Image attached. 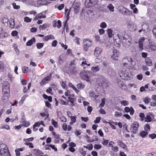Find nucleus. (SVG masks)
I'll return each mask as SVG.
<instances>
[{"instance_id":"9","label":"nucleus","mask_w":156,"mask_h":156,"mask_svg":"<svg viewBox=\"0 0 156 156\" xmlns=\"http://www.w3.org/2000/svg\"><path fill=\"white\" fill-rule=\"evenodd\" d=\"M102 48L100 47H97L95 48L94 51V55L98 57L102 52Z\"/></svg>"},{"instance_id":"49","label":"nucleus","mask_w":156,"mask_h":156,"mask_svg":"<svg viewBox=\"0 0 156 156\" xmlns=\"http://www.w3.org/2000/svg\"><path fill=\"white\" fill-rule=\"evenodd\" d=\"M114 115L115 116L117 117H120L122 115L121 113L116 111L115 112Z\"/></svg>"},{"instance_id":"37","label":"nucleus","mask_w":156,"mask_h":156,"mask_svg":"<svg viewBox=\"0 0 156 156\" xmlns=\"http://www.w3.org/2000/svg\"><path fill=\"white\" fill-rule=\"evenodd\" d=\"M74 95H71V96L69 97L68 98L69 101L71 103L73 104L74 102Z\"/></svg>"},{"instance_id":"54","label":"nucleus","mask_w":156,"mask_h":156,"mask_svg":"<svg viewBox=\"0 0 156 156\" xmlns=\"http://www.w3.org/2000/svg\"><path fill=\"white\" fill-rule=\"evenodd\" d=\"M149 136L152 139L155 138L156 137V135L154 133L150 134L149 135Z\"/></svg>"},{"instance_id":"35","label":"nucleus","mask_w":156,"mask_h":156,"mask_svg":"<svg viewBox=\"0 0 156 156\" xmlns=\"http://www.w3.org/2000/svg\"><path fill=\"white\" fill-rule=\"evenodd\" d=\"M128 61L131 63V66L133 67H134V66L135 64V63L133 61V59L131 58H129L128 60Z\"/></svg>"},{"instance_id":"20","label":"nucleus","mask_w":156,"mask_h":156,"mask_svg":"<svg viewBox=\"0 0 156 156\" xmlns=\"http://www.w3.org/2000/svg\"><path fill=\"white\" fill-rule=\"evenodd\" d=\"M34 42H35V39L34 37H33L31 39L29 40L26 43V45L30 46Z\"/></svg>"},{"instance_id":"43","label":"nucleus","mask_w":156,"mask_h":156,"mask_svg":"<svg viewBox=\"0 0 156 156\" xmlns=\"http://www.w3.org/2000/svg\"><path fill=\"white\" fill-rule=\"evenodd\" d=\"M120 103L122 105L124 106L128 105L129 104L128 102L126 101L125 100H123L120 102Z\"/></svg>"},{"instance_id":"14","label":"nucleus","mask_w":156,"mask_h":156,"mask_svg":"<svg viewBox=\"0 0 156 156\" xmlns=\"http://www.w3.org/2000/svg\"><path fill=\"white\" fill-rule=\"evenodd\" d=\"M52 26L54 27H57L59 29L62 26L61 21L60 20H58L57 22L56 21H54L53 22Z\"/></svg>"},{"instance_id":"60","label":"nucleus","mask_w":156,"mask_h":156,"mask_svg":"<svg viewBox=\"0 0 156 156\" xmlns=\"http://www.w3.org/2000/svg\"><path fill=\"white\" fill-rule=\"evenodd\" d=\"M100 117H97L96 119L94 121V122L95 123H98L100 121Z\"/></svg>"},{"instance_id":"23","label":"nucleus","mask_w":156,"mask_h":156,"mask_svg":"<svg viewBox=\"0 0 156 156\" xmlns=\"http://www.w3.org/2000/svg\"><path fill=\"white\" fill-rule=\"evenodd\" d=\"M9 19L7 18L4 17L2 20V22L5 25V26H7L8 25Z\"/></svg>"},{"instance_id":"42","label":"nucleus","mask_w":156,"mask_h":156,"mask_svg":"<svg viewBox=\"0 0 156 156\" xmlns=\"http://www.w3.org/2000/svg\"><path fill=\"white\" fill-rule=\"evenodd\" d=\"M92 138H93V139H89L88 140L90 142H92L94 141H97L98 140V138L96 136H93Z\"/></svg>"},{"instance_id":"6","label":"nucleus","mask_w":156,"mask_h":156,"mask_svg":"<svg viewBox=\"0 0 156 156\" xmlns=\"http://www.w3.org/2000/svg\"><path fill=\"white\" fill-rule=\"evenodd\" d=\"M97 81L100 86H101L104 87H107V81L105 77L102 76L99 77Z\"/></svg>"},{"instance_id":"13","label":"nucleus","mask_w":156,"mask_h":156,"mask_svg":"<svg viewBox=\"0 0 156 156\" xmlns=\"http://www.w3.org/2000/svg\"><path fill=\"white\" fill-rule=\"evenodd\" d=\"M119 55V52L116 49L114 50L113 51V54L111 56V58L115 60H117Z\"/></svg>"},{"instance_id":"2","label":"nucleus","mask_w":156,"mask_h":156,"mask_svg":"<svg viewBox=\"0 0 156 156\" xmlns=\"http://www.w3.org/2000/svg\"><path fill=\"white\" fill-rule=\"evenodd\" d=\"M122 40L123 45L126 48H128L131 45L132 37L130 36L125 35L124 36H122Z\"/></svg>"},{"instance_id":"36","label":"nucleus","mask_w":156,"mask_h":156,"mask_svg":"<svg viewBox=\"0 0 156 156\" xmlns=\"http://www.w3.org/2000/svg\"><path fill=\"white\" fill-rule=\"evenodd\" d=\"M51 123L54 127L57 128L58 126L57 122L55 121L53 119L51 120Z\"/></svg>"},{"instance_id":"15","label":"nucleus","mask_w":156,"mask_h":156,"mask_svg":"<svg viewBox=\"0 0 156 156\" xmlns=\"http://www.w3.org/2000/svg\"><path fill=\"white\" fill-rule=\"evenodd\" d=\"M80 5L79 3H76L73 6L74 11L75 14H77L78 13L79 10Z\"/></svg>"},{"instance_id":"32","label":"nucleus","mask_w":156,"mask_h":156,"mask_svg":"<svg viewBox=\"0 0 156 156\" xmlns=\"http://www.w3.org/2000/svg\"><path fill=\"white\" fill-rule=\"evenodd\" d=\"M77 88L80 89H83L85 87V86L82 83H79L76 85Z\"/></svg>"},{"instance_id":"27","label":"nucleus","mask_w":156,"mask_h":156,"mask_svg":"<svg viewBox=\"0 0 156 156\" xmlns=\"http://www.w3.org/2000/svg\"><path fill=\"white\" fill-rule=\"evenodd\" d=\"M14 25L15 23L14 20L12 18L10 19L9 21V26L10 27L12 28H13L14 27Z\"/></svg>"},{"instance_id":"26","label":"nucleus","mask_w":156,"mask_h":156,"mask_svg":"<svg viewBox=\"0 0 156 156\" xmlns=\"http://www.w3.org/2000/svg\"><path fill=\"white\" fill-rule=\"evenodd\" d=\"M38 18H39V19L44 18L46 17L45 12H43L41 13L38 14Z\"/></svg>"},{"instance_id":"4","label":"nucleus","mask_w":156,"mask_h":156,"mask_svg":"<svg viewBox=\"0 0 156 156\" xmlns=\"http://www.w3.org/2000/svg\"><path fill=\"white\" fill-rule=\"evenodd\" d=\"M92 41L89 38H85L83 40V46L84 50L87 51L89 47L92 45Z\"/></svg>"},{"instance_id":"50","label":"nucleus","mask_w":156,"mask_h":156,"mask_svg":"<svg viewBox=\"0 0 156 156\" xmlns=\"http://www.w3.org/2000/svg\"><path fill=\"white\" fill-rule=\"evenodd\" d=\"M144 129L145 131H147L150 129V127L149 125L148 124H146L144 126Z\"/></svg>"},{"instance_id":"46","label":"nucleus","mask_w":156,"mask_h":156,"mask_svg":"<svg viewBox=\"0 0 156 156\" xmlns=\"http://www.w3.org/2000/svg\"><path fill=\"white\" fill-rule=\"evenodd\" d=\"M100 27L102 28H105L107 27V25L105 22H103L101 23Z\"/></svg>"},{"instance_id":"48","label":"nucleus","mask_w":156,"mask_h":156,"mask_svg":"<svg viewBox=\"0 0 156 156\" xmlns=\"http://www.w3.org/2000/svg\"><path fill=\"white\" fill-rule=\"evenodd\" d=\"M28 67H23L22 68L23 72L24 73L28 72Z\"/></svg>"},{"instance_id":"44","label":"nucleus","mask_w":156,"mask_h":156,"mask_svg":"<svg viewBox=\"0 0 156 156\" xmlns=\"http://www.w3.org/2000/svg\"><path fill=\"white\" fill-rule=\"evenodd\" d=\"M12 5L13 8L15 9H18L20 8V6L19 5H16V3L14 2L12 3Z\"/></svg>"},{"instance_id":"40","label":"nucleus","mask_w":156,"mask_h":156,"mask_svg":"<svg viewBox=\"0 0 156 156\" xmlns=\"http://www.w3.org/2000/svg\"><path fill=\"white\" fill-rule=\"evenodd\" d=\"M44 46V44L42 43H38L36 44V46L38 49L42 48Z\"/></svg>"},{"instance_id":"45","label":"nucleus","mask_w":156,"mask_h":156,"mask_svg":"<svg viewBox=\"0 0 156 156\" xmlns=\"http://www.w3.org/2000/svg\"><path fill=\"white\" fill-rule=\"evenodd\" d=\"M4 68V65L2 62L0 61V72L2 71Z\"/></svg>"},{"instance_id":"58","label":"nucleus","mask_w":156,"mask_h":156,"mask_svg":"<svg viewBox=\"0 0 156 156\" xmlns=\"http://www.w3.org/2000/svg\"><path fill=\"white\" fill-rule=\"evenodd\" d=\"M57 43V41L56 40H54L52 43L51 46L53 47H55L56 46Z\"/></svg>"},{"instance_id":"31","label":"nucleus","mask_w":156,"mask_h":156,"mask_svg":"<svg viewBox=\"0 0 156 156\" xmlns=\"http://www.w3.org/2000/svg\"><path fill=\"white\" fill-rule=\"evenodd\" d=\"M113 31L111 29H109L107 30V32L108 33V35L109 37L111 38L112 37Z\"/></svg>"},{"instance_id":"25","label":"nucleus","mask_w":156,"mask_h":156,"mask_svg":"<svg viewBox=\"0 0 156 156\" xmlns=\"http://www.w3.org/2000/svg\"><path fill=\"white\" fill-rule=\"evenodd\" d=\"M100 68L98 66L92 67L91 68V70L93 72H96L99 70Z\"/></svg>"},{"instance_id":"41","label":"nucleus","mask_w":156,"mask_h":156,"mask_svg":"<svg viewBox=\"0 0 156 156\" xmlns=\"http://www.w3.org/2000/svg\"><path fill=\"white\" fill-rule=\"evenodd\" d=\"M27 97V96L26 95H24L23 96V97L21 98L20 101V102H19L20 103H21V104H22L23 103V101H25L26 98Z\"/></svg>"},{"instance_id":"17","label":"nucleus","mask_w":156,"mask_h":156,"mask_svg":"<svg viewBox=\"0 0 156 156\" xmlns=\"http://www.w3.org/2000/svg\"><path fill=\"white\" fill-rule=\"evenodd\" d=\"M55 37L52 34H50L45 36L43 38V41H47L49 39H54Z\"/></svg>"},{"instance_id":"52","label":"nucleus","mask_w":156,"mask_h":156,"mask_svg":"<svg viewBox=\"0 0 156 156\" xmlns=\"http://www.w3.org/2000/svg\"><path fill=\"white\" fill-rule=\"evenodd\" d=\"M150 99L148 97H146L144 99V101L146 104H148L150 101Z\"/></svg>"},{"instance_id":"28","label":"nucleus","mask_w":156,"mask_h":156,"mask_svg":"<svg viewBox=\"0 0 156 156\" xmlns=\"http://www.w3.org/2000/svg\"><path fill=\"white\" fill-rule=\"evenodd\" d=\"M71 122L69 123L70 125H72L73 123H75L76 121V116L75 115L74 116H71Z\"/></svg>"},{"instance_id":"21","label":"nucleus","mask_w":156,"mask_h":156,"mask_svg":"<svg viewBox=\"0 0 156 156\" xmlns=\"http://www.w3.org/2000/svg\"><path fill=\"white\" fill-rule=\"evenodd\" d=\"M114 43L116 45L117 47H119L120 46V40L119 37H118V38L117 39H114Z\"/></svg>"},{"instance_id":"22","label":"nucleus","mask_w":156,"mask_h":156,"mask_svg":"<svg viewBox=\"0 0 156 156\" xmlns=\"http://www.w3.org/2000/svg\"><path fill=\"white\" fill-rule=\"evenodd\" d=\"M24 150L23 148H18L15 150L16 155L17 156H20V152Z\"/></svg>"},{"instance_id":"12","label":"nucleus","mask_w":156,"mask_h":156,"mask_svg":"<svg viewBox=\"0 0 156 156\" xmlns=\"http://www.w3.org/2000/svg\"><path fill=\"white\" fill-rule=\"evenodd\" d=\"M65 55L63 54H61L59 56L58 61L59 64L62 65L64 63V62L65 60Z\"/></svg>"},{"instance_id":"19","label":"nucleus","mask_w":156,"mask_h":156,"mask_svg":"<svg viewBox=\"0 0 156 156\" xmlns=\"http://www.w3.org/2000/svg\"><path fill=\"white\" fill-rule=\"evenodd\" d=\"M145 62L147 66H151L152 65L151 60L148 57L145 60Z\"/></svg>"},{"instance_id":"34","label":"nucleus","mask_w":156,"mask_h":156,"mask_svg":"<svg viewBox=\"0 0 156 156\" xmlns=\"http://www.w3.org/2000/svg\"><path fill=\"white\" fill-rule=\"evenodd\" d=\"M105 104V98H102L101 99V104L99 105L100 108H102L103 107Z\"/></svg>"},{"instance_id":"29","label":"nucleus","mask_w":156,"mask_h":156,"mask_svg":"<svg viewBox=\"0 0 156 156\" xmlns=\"http://www.w3.org/2000/svg\"><path fill=\"white\" fill-rule=\"evenodd\" d=\"M48 24L45 23L42 25H40L39 27V28L41 30H45L46 28L48 26Z\"/></svg>"},{"instance_id":"47","label":"nucleus","mask_w":156,"mask_h":156,"mask_svg":"<svg viewBox=\"0 0 156 156\" xmlns=\"http://www.w3.org/2000/svg\"><path fill=\"white\" fill-rule=\"evenodd\" d=\"M145 40V38L144 37H141L139 40L138 43L143 44V42Z\"/></svg>"},{"instance_id":"55","label":"nucleus","mask_w":156,"mask_h":156,"mask_svg":"<svg viewBox=\"0 0 156 156\" xmlns=\"http://www.w3.org/2000/svg\"><path fill=\"white\" fill-rule=\"evenodd\" d=\"M60 119L61 121L63 122H65L66 121V118L64 116H61L60 117Z\"/></svg>"},{"instance_id":"61","label":"nucleus","mask_w":156,"mask_h":156,"mask_svg":"<svg viewBox=\"0 0 156 156\" xmlns=\"http://www.w3.org/2000/svg\"><path fill=\"white\" fill-rule=\"evenodd\" d=\"M82 60L83 61L81 63L82 66H85V65H87V64L86 63L85 59L84 58H83Z\"/></svg>"},{"instance_id":"56","label":"nucleus","mask_w":156,"mask_h":156,"mask_svg":"<svg viewBox=\"0 0 156 156\" xmlns=\"http://www.w3.org/2000/svg\"><path fill=\"white\" fill-rule=\"evenodd\" d=\"M139 116L141 119V120L142 121H143L145 119L144 115V113H141L139 114Z\"/></svg>"},{"instance_id":"10","label":"nucleus","mask_w":156,"mask_h":156,"mask_svg":"<svg viewBox=\"0 0 156 156\" xmlns=\"http://www.w3.org/2000/svg\"><path fill=\"white\" fill-rule=\"evenodd\" d=\"M98 1V0H87L86 1L85 4L88 3L89 5L87 7L89 8L97 4Z\"/></svg>"},{"instance_id":"18","label":"nucleus","mask_w":156,"mask_h":156,"mask_svg":"<svg viewBox=\"0 0 156 156\" xmlns=\"http://www.w3.org/2000/svg\"><path fill=\"white\" fill-rule=\"evenodd\" d=\"M84 148H80L79 149L80 152L81 154L83 156H84L86 154V151L87 150L88 147H84Z\"/></svg>"},{"instance_id":"1","label":"nucleus","mask_w":156,"mask_h":156,"mask_svg":"<svg viewBox=\"0 0 156 156\" xmlns=\"http://www.w3.org/2000/svg\"><path fill=\"white\" fill-rule=\"evenodd\" d=\"M10 91L9 84L7 81L3 82V84L2 92L3 96L2 99L3 100L7 99L9 97V92Z\"/></svg>"},{"instance_id":"3","label":"nucleus","mask_w":156,"mask_h":156,"mask_svg":"<svg viewBox=\"0 0 156 156\" xmlns=\"http://www.w3.org/2000/svg\"><path fill=\"white\" fill-rule=\"evenodd\" d=\"M91 72L87 71H83L80 73L81 78L82 79L86 80L87 81H89V78L90 76L92 75Z\"/></svg>"},{"instance_id":"33","label":"nucleus","mask_w":156,"mask_h":156,"mask_svg":"<svg viewBox=\"0 0 156 156\" xmlns=\"http://www.w3.org/2000/svg\"><path fill=\"white\" fill-rule=\"evenodd\" d=\"M107 7L110 11L112 12H113L114 11V7L112 4H109Z\"/></svg>"},{"instance_id":"16","label":"nucleus","mask_w":156,"mask_h":156,"mask_svg":"<svg viewBox=\"0 0 156 156\" xmlns=\"http://www.w3.org/2000/svg\"><path fill=\"white\" fill-rule=\"evenodd\" d=\"M52 74V73H50L49 76H47L46 77L43 79L41 81V83L43 84H45L47 83V81H49L50 80Z\"/></svg>"},{"instance_id":"57","label":"nucleus","mask_w":156,"mask_h":156,"mask_svg":"<svg viewBox=\"0 0 156 156\" xmlns=\"http://www.w3.org/2000/svg\"><path fill=\"white\" fill-rule=\"evenodd\" d=\"M62 129L64 131H66L67 129V126L66 123H63L62 126Z\"/></svg>"},{"instance_id":"53","label":"nucleus","mask_w":156,"mask_h":156,"mask_svg":"<svg viewBox=\"0 0 156 156\" xmlns=\"http://www.w3.org/2000/svg\"><path fill=\"white\" fill-rule=\"evenodd\" d=\"M31 19H30L29 17L26 16L24 18V21L27 22H30L31 21Z\"/></svg>"},{"instance_id":"38","label":"nucleus","mask_w":156,"mask_h":156,"mask_svg":"<svg viewBox=\"0 0 156 156\" xmlns=\"http://www.w3.org/2000/svg\"><path fill=\"white\" fill-rule=\"evenodd\" d=\"M145 121L147 122H149L151 121V118L149 115H147L145 118Z\"/></svg>"},{"instance_id":"11","label":"nucleus","mask_w":156,"mask_h":156,"mask_svg":"<svg viewBox=\"0 0 156 156\" xmlns=\"http://www.w3.org/2000/svg\"><path fill=\"white\" fill-rule=\"evenodd\" d=\"M31 152L34 154L35 156H43L44 153L39 150L33 149Z\"/></svg>"},{"instance_id":"63","label":"nucleus","mask_w":156,"mask_h":156,"mask_svg":"<svg viewBox=\"0 0 156 156\" xmlns=\"http://www.w3.org/2000/svg\"><path fill=\"white\" fill-rule=\"evenodd\" d=\"M87 109L88 112L90 113L93 110V108L91 106H88L87 107Z\"/></svg>"},{"instance_id":"8","label":"nucleus","mask_w":156,"mask_h":156,"mask_svg":"<svg viewBox=\"0 0 156 156\" xmlns=\"http://www.w3.org/2000/svg\"><path fill=\"white\" fill-rule=\"evenodd\" d=\"M147 49L149 50V51H154L156 49V45L154 42H151L147 46Z\"/></svg>"},{"instance_id":"39","label":"nucleus","mask_w":156,"mask_h":156,"mask_svg":"<svg viewBox=\"0 0 156 156\" xmlns=\"http://www.w3.org/2000/svg\"><path fill=\"white\" fill-rule=\"evenodd\" d=\"M148 133L146 131L142 132L140 134V136L142 137H144L147 135Z\"/></svg>"},{"instance_id":"24","label":"nucleus","mask_w":156,"mask_h":156,"mask_svg":"<svg viewBox=\"0 0 156 156\" xmlns=\"http://www.w3.org/2000/svg\"><path fill=\"white\" fill-rule=\"evenodd\" d=\"M107 72L108 74L110 76H112L114 73V71L110 67L107 68Z\"/></svg>"},{"instance_id":"59","label":"nucleus","mask_w":156,"mask_h":156,"mask_svg":"<svg viewBox=\"0 0 156 156\" xmlns=\"http://www.w3.org/2000/svg\"><path fill=\"white\" fill-rule=\"evenodd\" d=\"M64 4H62L58 6V8L59 10H62V9L64 8Z\"/></svg>"},{"instance_id":"51","label":"nucleus","mask_w":156,"mask_h":156,"mask_svg":"<svg viewBox=\"0 0 156 156\" xmlns=\"http://www.w3.org/2000/svg\"><path fill=\"white\" fill-rule=\"evenodd\" d=\"M152 32L153 33L154 36L156 37V25L154 26V28Z\"/></svg>"},{"instance_id":"30","label":"nucleus","mask_w":156,"mask_h":156,"mask_svg":"<svg viewBox=\"0 0 156 156\" xmlns=\"http://www.w3.org/2000/svg\"><path fill=\"white\" fill-rule=\"evenodd\" d=\"M142 28L143 29V31H145L148 29V26L147 23H143L142 25Z\"/></svg>"},{"instance_id":"5","label":"nucleus","mask_w":156,"mask_h":156,"mask_svg":"<svg viewBox=\"0 0 156 156\" xmlns=\"http://www.w3.org/2000/svg\"><path fill=\"white\" fill-rule=\"evenodd\" d=\"M0 154L2 156H11L8 147H0Z\"/></svg>"},{"instance_id":"7","label":"nucleus","mask_w":156,"mask_h":156,"mask_svg":"<svg viewBox=\"0 0 156 156\" xmlns=\"http://www.w3.org/2000/svg\"><path fill=\"white\" fill-rule=\"evenodd\" d=\"M139 124L137 122H134L131 125L130 130L131 132L136 134L138 131Z\"/></svg>"},{"instance_id":"62","label":"nucleus","mask_w":156,"mask_h":156,"mask_svg":"<svg viewBox=\"0 0 156 156\" xmlns=\"http://www.w3.org/2000/svg\"><path fill=\"white\" fill-rule=\"evenodd\" d=\"M34 140L33 137H31L28 139H23V141L24 142L32 141Z\"/></svg>"},{"instance_id":"64","label":"nucleus","mask_w":156,"mask_h":156,"mask_svg":"<svg viewBox=\"0 0 156 156\" xmlns=\"http://www.w3.org/2000/svg\"><path fill=\"white\" fill-rule=\"evenodd\" d=\"M18 32L16 31H13L12 32L11 35L13 36H15L17 35Z\"/></svg>"}]
</instances>
